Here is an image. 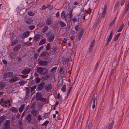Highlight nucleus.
<instances>
[{
	"mask_svg": "<svg viewBox=\"0 0 129 129\" xmlns=\"http://www.w3.org/2000/svg\"><path fill=\"white\" fill-rule=\"evenodd\" d=\"M37 72L41 75H43L48 73V70L45 68L38 67L37 69Z\"/></svg>",
	"mask_w": 129,
	"mask_h": 129,
	"instance_id": "obj_1",
	"label": "nucleus"
},
{
	"mask_svg": "<svg viewBox=\"0 0 129 129\" xmlns=\"http://www.w3.org/2000/svg\"><path fill=\"white\" fill-rule=\"evenodd\" d=\"M41 57H43L44 58L46 59L48 58L49 56V54L48 52L44 51L42 52L40 55Z\"/></svg>",
	"mask_w": 129,
	"mask_h": 129,
	"instance_id": "obj_2",
	"label": "nucleus"
},
{
	"mask_svg": "<svg viewBox=\"0 0 129 129\" xmlns=\"http://www.w3.org/2000/svg\"><path fill=\"white\" fill-rule=\"evenodd\" d=\"M13 76V74L11 72H8L4 73L3 77L4 78H6L8 77H12Z\"/></svg>",
	"mask_w": 129,
	"mask_h": 129,
	"instance_id": "obj_3",
	"label": "nucleus"
},
{
	"mask_svg": "<svg viewBox=\"0 0 129 129\" xmlns=\"http://www.w3.org/2000/svg\"><path fill=\"white\" fill-rule=\"evenodd\" d=\"M10 123V121L9 120H6L4 123V128L2 129H11Z\"/></svg>",
	"mask_w": 129,
	"mask_h": 129,
	"instance_id": "obj_4",
	"label": "nucleus"
},
{
	"mask_svg": "<svg viewBox=\"0 0 129 129\" xmlns=\"http://www.w3.org/2000/svg\"><path fill=\"white\" fill-rule=\"evenodd\" d=\"M24 21L26 23L28 24H29L32 23L33 22V20H32L31 19L27 17H25L24 18Z\"/></svg>",
	"mask_w": 129,
	"mask_h": 129,
	"instance_id": "obj_5",
	"label": "nucleus"
},
{
	"mask_svg": "<svg viewBox=\"0 0 129 129\" xmlns=\"http://www.w3.org/2000/svg\"><path fill=\"white\" fill-rule=\"evenodd\" d=\"M107 5H105L103 9V11L102 13V17L104 18L105 16L106 13L107 12Z\"/></svg>",
	"mask_w": 129,
	"mask_h": 129,
	"instance_id": "obj_6",
	"label": "nucleus"
},
{
	"mask_svg": "<svg viewBox=\"0 0 129 129\" xmlns=\"http://www.w3.org/2000/svg\"><path fill=\"white\" fill-rule=\"evenodd\" d=\"M20 79L19 77H17L12 78L9 80V82L10 83H14Z\"/></svg>",
	"mask_w": 129,
	"mask_h": 129,
	"instance_id": "obj_7",
	"label": "nucleus"
},
{
	"mask_svg": "<svg viewBox=\"0 0 129 129\" xmlns=\"http://www.w3.org/2000/svg\"><path fill=\"white\" fill-rule=\"evenodd\" d=\"M39 64L41 66H45L47 64V62L46 61L41 60L39 62Z\"/></svg>",
	"mask_w": 129,
	"mask_h": 129,
	"instance_id": "obj_8",
	"label": "nucleus"
},
{
	"mask_svg": "<svg viewBox=\"0 0 129 129\" xmlns=\"http://www.w3.org/2000/svg\"><path fill=\"white\" fill-rule=\"evenodd\" d=\"M31 70L29 68H26L22 72V73L23 74H26L29 73Z\"/></svg>",
	"mask_w": 129,
	"mask_h": 129,
	"instance_id": "obj_9",
	"label": "nucleus"
},
{
	"mask_svg": "<svg viewBox=\"0 0 129 129\" xmlns=\"http://www.w3.org/2000/svg\"><path fill=\"white\" fill-rule=\"evenodd\" d=\"M66 15L65 14V12L64 11H63L61 13V17L62 19L65 21H66L67 18Z\"/></svg>",
	"mask_w": 129,
	"mask_h": 129,
	"instance_id": "obj_10",
	"label": "nucleus"
},
{
	"mask_svg": "<svg viewBox=\"0 0 129 129\" xmlns=\"http://www.w3.org/2000/svg\"><path fill=\"white\" fill-rule=\"evenodd\" d=\"M29 32L28 31H27L24 32L22 35V38H25L28 37L29 36Z\"/></svg>",
	"mask_w": 129,
	"mask_h": 129,
	"instance_id": "obj_11",
	"label": "nucleus"
},
{
	"mask_svg": "<svg viewBox=\"0 0 129 129\" xmlns=\"http://www.w3.org/2000/svg\"><path fill=\"white\" fill-rule=\"evenodd\" d=\"M113 35V32L112 31L110 35L107 37L106 40L108 41H110L112 38Z\"/></svg>",
	"mask_w": 129,
	"mask_h": 129,
	"instance_id": "obj_12",
	"label": "nucleus"
},
{
	"mask_svg": "<svg viewBox=\"0 0 129 129\" xmlns=\"http://www.w3.org/2000/svg\"><path fill=\"white\" fill-rule=\"evenodd\" d=\"M45 88L47 90H50L52 88L51 85L50 84H46L45 86Z\"/></svg>",
	"mask_w": 129,
	"mask_h": 129,
	"instance_id": "obj_13",
	"label": "nucleus"
},
{
	"mask_svg": "<svg viewBox=\"0 0 129 129\" xmlns=\"http://www.w3.org/2000/svg\"><path fill=\"white\" fill-rule=\"evenodd\" d=\"M21 47V46L20 45L17 44L13 49V51H15L19 50Z\"/></svg>",
	"mask_w": 129,
	"mask_h": 129,
	"instance_id": "obj_14",
	"label": "nucleus"
},
{
	"mask_svg": "<svg viewBox=\"0 0 129 129\" xmlns=\"http://www.w3.org/2000/svg\"><path fill=\"white\" fill-rule=\"evenodd\" d=\"M54 38V37L53 35H50L47 38V40L48 42H52Z\"/></svg>",
	"mask_w": 129,
	"mask_h": 129,
	"instance_id": "obj_15",
	"label": "nucleus"
},
{
	"mask_svg": "<svg viewBox=\"0 0 129 129\" xmlns=\"http://www.w3.org/2000/svg\"><path fill=\"white\" fill-rule=\"evenodd\" d=\"M26 120H28L29 122H30L32 120L31 115L30 114H28L26 117Z\"/></svg>",
	"mask_w": 129,
	"mask_h": 129,
	"instance_id": "obj_16",
	"label": "nucleus"
},
{
	"mask_svg": "<svg viewBox=\"0 0 129 129\" xmlns=\"http://www.w3.org/2000/svg\"><path fill=\"white\" fill-rule=\"evenodd\" d=\"M52 21V19L51 18H48L46 21V23L48 25H50Z\"/></svg>",
	"mask_w": 129,
	"mask_h": 129,
	"instance_id": "obj_17",
	"label": "nucleus"
},
{
	"mask_svg": "<svg viewBox=\"0 0 129 129\" xmlns=\"http://www.w3.org/2000/svg\"><path fill=\"white\" fill-rule=\"evenodd\" d=\"M10 101L9 100H7L6 101L4 102V104H3L2 103H0V104L3 106L4 107H7V105H5L6 104H8L10 103Z\"/></svg>",
	"mask_w": 129,
	"mask_h": 129,
	"instance_id": "obj_18",
	"label": "nucleus"
},
{
	"mask_svg": "<svg viewBox=\"0 0 129 129\" xmlns=\"http://www.w3.org/2000/svg\"><path fill=\"white\" fill-rule=\"evenodd\" d=\"M41 98V93H36V98L37 100H39Z\"/></svg>",
	"mask_w": 129,
	"mask_h": 129,
	"instance_id": "obj_19",
	"label": "nucleus"
},
{
	"mask_svg": "<svg viewBox=\"0 0 129 129\" xmlns=\"http://www.w3.org/2000/svg\"><path fill=\"white\" fill-rule=\"evenodd\" d=\"M40 38V36L39 35H37L34 38V41H37Z\"/></svg>",
	"mask_w": 129,
	"mask_h": 129,
	"instance_id": "obj_20",
	"label": "nucleus"
},
{
	"mask_svg": "<svg viewBox=\"0 0 129 129\" xmlns=\"http://www.w3.org/2000/svg\"><path fill=\"white\" fill-rule=\"evenodd\" d=\"M59 23L62 27H64L66 26V24L61 21H59Z\"/></svg>",
	"mask_w": 129,
	"mask_h": 129,
	"instance_id": "obj_21",
	"label": "nucleus"
},
{
	"mask_svg": "<svg viewBox=\"0 0 129 129\" xmlns=\"http://www.w3.org/2000/svg\"><path fill=\"white\" fill-rule=\"evenodd\" d=\"M24 105L23 104L21 105V106L19 107V112H22L24 108Z\"/></svg>",
	"mask_w": 129,
	"mask_h": 129,
	"instance_id": "obj_22",
	"label": "nucleus"
},
{
	"mask_svg": "<svg viewBox=\"0 0 129 129\" xmlns=\"http://www.w3.org/2000/svg\"><path fill=\"white\" fill-rule=\"evenodd\" d=\"M10 110L13 112H18V110L16 108L13 107L10 108Z\"/></svg>",
	"mask_w": 129,
	"mask_h": 129,
	"instance_id": "obj_23",
	"label": "nucleus"
},
{
	"mask_svg": "<svg viewBox=\"0 0 129 129\" xmlns=\"http://www.w3.org/2000/svg\"><path fill=\"white\" fill-rule=\"evenodd\" d=\"M124 24H121L119 27L118 29L117 30V32H119L121 31L123 27H124Z\"/></svg>",
	"mask_w": 129,
	"mask_h": 129,
	"instance_id": "obj_24",
	"label": "nucleus"
},
{
	"mask_svg": "<svg viewBox=\"0 0 129 129\" xmlns=\"http://www.w3.org/2000/svg\"><path fill=\"white\" fill-rule=\"evenodd\" d=\"M46 40L45 39H42L39 43L40 45H42L43 44H44L45 43Z\"/></svg>",
	"mask_w": 129,
	"mask_h": 129,
	"instance_id": "obj_25",
	"label": "nucleus"
},
{
	"mask_svg": "<svg viewBox=\"0 0 129 129\" xmlns=\"http://www.w3.org/2000/svg\"><path fill=\"white\" fill-rule=\"evenodd\" d=\"M25 89H26V95L27 96L28 95V93L30 92V90L28 87H26Z\"/></svg>",
	"mask_w": 129,
	"mask_h": 129,
	"instance_id": "obj_26",
	"label": "nucleus"
},
{
	"mask_svg": "<svg viewBox=\"0 0 129 129\" xmlns=\"http://www.w3.org/2000/svg\"><path fill=\"white\" fill-rule=\"evenodd\" d=\"M43 102H45V103H47L48 101H47L46 98H44L42 97L39 100Z\"/></svg>",
	"mask_w": 129,
	"mask_h": 129,
	"instance_id": "obj_27",
	"label": "nucleus"
},
{
	"mask_svg": "<svg viewBox=\"0 0 129 129\" xmlns=\"http://www.w3.org/2000/svg\"><path fill=\"white\" fill-rule=\"evenodd\" d=\"M95 42V40L94 39L91 42L89 47L93 48L94 46Z\"/></svg>",
	"mask_w": 129,
	"mask_h": 129,
	"instance_id": "obj_28",
	"label": "nucleus"
},
{
	"mask_svg": "<svg viewBox=\"0 0 129 129\" xmlns=\"http://www.w3.org/2000/svg\"><path fill=\"white\" fill-rule=\"evenodd\" d=\"M66 85H63L61 89V90L63 92H65L66 90Z\"/></svg>",
	"mask_w": 129,
	"mask_h": 129,
	"instance_id": "obj_29",
	"label": "nucleus"
},
{
	"mask_svg": "<svg viewBox=\"0 0 129 129\" xmlns=\"http://www.w3.org/2000/svg\"><path fill=\"white\" fill-rule=\"evenodd\" d=\"M37 113V110H33L31 111V113L35 116H36Z\"/></svg>",
	"mask_w": 129,
	"mask_h": 129,
	"instance_id": "obj_30",
	"label": "nucleus"
},
{
	"mask_svg": "<svg viewBox=\"0 0 129 129\" xmlns=\"http://www.w3.org/2000/svg\"><path fill=\"white\" fill-rule=\"evenodd\" d=\"M5 85V83L4 82H1L0 83V89L3 88Z\"/></svg>",
	"mask_w": 129,
	"mask_h": 129,
	"instance_id": "obj_31",
	"label": "nucleus"
},
{
	"mask_svg": "<svg viewBox=\"0 0 129 129\" xmlns=\"http://www.w3.org/2000/svg\"><path fill=\"white\" fill-rule=\"evenodd\" d=\"M45 83L43 82H41L39 85L38 87L40 88H42L44 85Z\"/></svg>",
	"mask_w": 129,
	"mask_h": 129,
	"instance_id": "obj_32",
	"label": "nucleus"
},
{
	"mask_svg": "<svg viewBox=\"0 0 129 129\" xmlns=\"http://www.w3.org/2000/svg\"><path fill=\"white\" fill-rule=\"evenodd\" d=\"M10 37L11 39H13L15 37V35L13 33H11L10 34Z\"/></svg>",
	"mask_w": 129,
	"mask_h": 129,
	"instance_id": "obj_33",
	"label": "nucleus"
},
{
	"mask_svg": "<svg viewBox=\"0 0 129 129\" xmlns=\"http://www.w3.org/2000/svg\"><path fill=\"white\" fill-rule=\"evenodd\" d=\"M120 35V33H119L117 34L116 36H115L114 41H115L116 40H117L118 38L119 37Z\"/></svg>",
	"mask_w": 129,
	"mask_h": 129,
	"instance_id": "obj_34",
	"label": "nucleus"
},
{
	"mask_svg": "<svg viewBox=\"0 0 129 129\" xmlns=\"http://www.w3.org/2000/svg\"><path fill=\"white\" fill-rule=\"evenodd\" d=\"M27 14L29 16H33L34 15L35 13L31 11L28 12H27Z\"/></svg>",
	"mask_w": 129,
	"mask_h": 129,
	"instance_id": "obj_35",
	"label": "nucleus"
},
{
	"mask_svg": "<svg viewBox=\"0 0 129 129\" xmlns=\"http://www.w3.org/2000/svg\"><path fill=\"white\" fill-rule=\"evenodd\" d=\"M36 82L37 83H39L40 81V79L38 77H36L35 79Z\"/></svg>",
	"mask_w": 129,
	"mask_h": 129,
	"instance_id": "obj_36",
	"label": "nucleus"
},
{
	"mask_svg": "<svg viewBox=\"0 0 129 129\" xmlns=\"http://www.w3.org/2000/svg\"><path fill=\"white\" fill-rule=\"evenodd\" d=\"M72 12V10H71L70 11L69 13H68V15L69 16V17L71 18L73 16Z\"/></svg>",
	"mask_w": 129,
	"mask_h": 129,
	"instance_id": "obj_37",
	"label": "nucleus"
},
{
	"mask_svg": "<svg viewBox=\"0 0 129 129\" xmlns=\"http://www.w3.org/2000/svg\"><path fill=\"white\" fill-rule=\"evenodd\" d=\"M84 30L83 29H81L80 33V38H81L82 37V36L84 32Z\"/></svg>",
	"mask_w": 129,
	"mask_h": 129,
	"instance_id": "obj_38",
	"label": "nucleus"
},
{
	"mask_svg": "<svg viewBox=\"0 0 129 129\" xmlns=\"http://www.w3.org/2000/svg\"><path fill=\"white\" fill-rule=\"evenodd\" d=\"M35 26L34 25H30L28 27V28L30 30H32L34 29L35 28Z\"/></svg>",
	"mask_w": 129,
	"mask_h": 129,
	"instance_id": "obj_39",
	"label": "nucleus"
},
{
	"mask_svg": "<svg viewBox=\"0 0 129 129\" xmlns=\"http://www.w3.org/2000/svg\"><path fill=\"white\" fill-rule=\"evenodd\" d=\"M25 83L24 81L23 80L20 81L19 82V83L20 84V86H21L24 85V84H25Z\"/></svg>",
	"mask_w": 129,
	"mask_h": 129,
	"instance_id": "obj_40",
	"label": "nucleus"
},
{
	"mask_svg": "<svg viewBox=\"0 0 129 129\" xmlns=\"http://www.w3.org/2000/svg\"><path fill=\"white\" fill-rule=\"evenodd\" d=\"M49 122V121L48 120L44 122L41 125L42 126L46 125H47Z\"/></svg>",
	"mask_w": 129,
	"mask_h": 129,
	"instance_id": "obj_41",
	"label": "nucleus"
},
{
	"mask_svg": "<svg viewBox=\"0 0 129 129\" xmlns=\"http://www.w3.org/2000/svg\"><path fill=\"white\" fill-rule=\"evenodd\" d=\"M17 41L16 40H15L12 43L11 45L12 46H14L16 44L17 42Z\"/></svg>",
	"mask_w": 129,
	"mask_h": 129,
	"instance_id": "obj_42",
	"label": "nucleus"
},
{
	"mask_svg": "<svg viewBox=\"0 0 129 129\" xmlns=\"http://www.w3.org/2000/svg\"><path fill=\"white\" fill-rule=\"evenodd\" d=\"M114 124V121H112L111 123H110L109 125V127L112 128L113 125Z\"/></svg>",
	"mask_w": 129,
	"mask_h": 129,
	"instance_id": "obj_43",
	"label": "nucleus"
},
{
	"mask_svg": "<svg viewBox=\"0 0 129 129\" xmlns=\"http://www.w3.org/2000/svg\"><path fill=\"white\" fill-rule=\"evenodd\" d=\"M50 48V45L49 43H48L46 46V50H49Z\"/></svg>",
	"mask_w": 129,
	"mask_h": 129,
	"instance_id": "obj_44",
	"label": "nucleus"
},
{
	"mask_svg": "<svg viewBox=\"0 0 129 129\" xmlns=\"http://www.w3.org/2000/svg\"><path fill=\"white\" fill-rule=\"evenodd\" d=\"M75 28L76 31H79L80 29V28L79 27V25H77L75 27Z\"/></svg>",
	"mask_w": 129,
	"mask_h": 129,
	"instance_id": "obj_45",
	"label": "nucleus"
},
{
	"mask_svg": "<svg viewBox=\"0 0 129 129\" xmlns=\"http://www.w3.org/2000/svg\"><path fill=\"white\" fill-rule=\"evenodd\" d=\"M57 69V67H53L50 70V72H54Z\"/></svg>",
	"mask_w": 129,
	"mask_h": 129,
	"instance_id": "obj_46",
	"label": "nucleus"
},
{
	"mask_svg": "<svg viewBox=\"0 0 129 129\" xmlns=\"http://www.w3.org/2000/svg\"><path fill=\"white\" fill-rule=\"evenodd\" d=\"M48 28V26H45L44 27V28L42 31L43 33H44L45 32L47 29Z\"/></svg>",
	"mask_w": 129,
	"mask_h": 129,
	"instance_id": "obj_47",
	"label": "nucleus"
},
{
	"mask_svg": "<svg viewBox=\"0 0 129 129\" xmlns=\"http://www.w3.org/2000/svg\"><path fill=\"white\" fill-rule=\"evenodd\" d=\"M99 64V63L98 62H97L94 68V71H95L97 69Z\"/></svg>",
	"mask_w": 129,
	"mask_h": 129,
	"instance_id": "obj_48",
	"label": "nucleus"
},
{
	"mask_svg": "<svg viewBox=\"0 0 129 129\" xmlns=\"http://www.w3.org/2000/svg\"><path fill=\"white\" fill-rule=\"evenodd\" d=\"M49 129H56V127L54 125H52L49 128Z\"/></svg>",
	"mask_w": 129,
	"mask_h": 129,
	"instance_id": "obj_49",
	"label": "nucleus"
},
{
	"mask_svg": "<svg viewBox=\"0 0 129 129\" xmlns=\"http://www.w3.org/2000/svg\"><path fill=\"white\" fill-rule=\"evenodd\" d=\"M44 47L43 46L40 47L37 50V51L38 52H40L41 50Z\"/></svg>",
	"mask_w": 129,
	"mask_h": 129,
	"instance_id": "obj_50",
	"label": "nucleus"
},
{
	"mask_svg": "<svg viewBox=\"0 0 129 129\" xmlns=\"http://www.w3.org/2000/svg\"><path fill=\"white\" fill-rule=\"evenodd\" d=\"M70 39L73 41L75 39V37L73 35H72L70 37Z\"/></svg>",
	"mask_w": 129,
	"mask_h": 129,
	"instance_id": "obj_51",
	"label": "nucleus"
},
{
	"mask_svg": "<svg viewBox=\"0 0 129 129\" xmlns=\"http://www.w3.org/2000/svg\"><path fill=\"white\" fill-rule=\"evenodd\" d=\"M115 20H113L111 23L110 24V26H113V25L115 23Z\"/></svg>",
	"mask_w": 129,
	"mask_h": 129,
	"instance_id": "obj_52",
	"label": "nucleus"
},
{
	"mask_svg": "<svg viewBox=\"0 0 129 129\" xmlns=\"http://www.w3.org/2000/svg\"><path fill=\"white\" fill-rule=\"evenodd\" d=\"M38 119L39 121L41 120L42 119L41 116L40 115H39L38 117Z\"/></svg>",
	"mask_w": 129,
	"mask_h": 129,
	"instance_id": "obj_53",
	"label": "nucleus"
},
{
	"mask_svg": "<svg viewBox=\"0 0 129 129\" xmlns=\"http://www.w3.org/2000/svg\"><path fill=\"white\" fill-rule=\"evenodd\" d=\"M4 120V117L3 116H1L0 119V121L1 122H2Z\"/></svg>",
	"mask_w": 129,
	"mask_h": 129,
	"instance_id": "obj_54",
	"label": "nucleus"
},
{
	"mask_svg": "<svg viewBox=\"0 0 129 129\" xmlns=\"http://www.w3.org/2000/svg\"><path fill=\"white\" fill-rule=\"evenodd\" d=\"M47 8V7L45 6V5H43L42 7V9L45 10Z\"/></svg>",
	"mask_w": 129,
	"mask_h": 129,
	"instance_id": "obj_55",
	"label": "nucleus"
},
{
	"mask_svg": "<svg viewBox=\"0 0 129 129\" xmlns=\"http://www.w3.org/2000/svg\"><path fill=\"white\" fill-rule=\"evenodd\" d=\"M36 87V86H33L32 87H30V88L31 89V90L32 91H33L35 89Z\"/></svg>",
	"mask_w": 129,
	"mask_h": 129,
	"instance_id": "obj_56",
	"label": "nucleus"
},
{
	"mask_svg": "<svg viewBox=\"0 0 129 129\" xmlns=\"http://www.w3.org/2000/svg\"><path fill=\"white\" fill-rule=\"evenodd\" d=\"M119 4V2L118 1L116 3L115 5L114 6L115 8H116V7L118 6Z\"/></svg>",
	"mask_w": 129,
	"mask_h": 129,
	"instance_id": "obj_57",
	"label": "nucleus"
},
{
	"mask_svg": "<svg viewBox=\"0 0 129 129\" xmlns=\"http://www.w3.org/2000/svg\"><path fill=\"white\" fill-rule=\"evenodd\" d=\"M38 55H39L38 54L35 53L34 54V57L35 59L37 58V57L38 56Z\"/></svg>",
	"mask_w": 129,
	"mask_h": 129,
	"instance_id": "obj_58",
	"label": "nucleus"
},
{
	"mask_svg": "<svg viewBox=\"0 0 129 129\" xmlns=\"http://www.w3.org/2000/svg\"><path fill=\"white\" fill-rule=\"evenodd\" d=\"M125 0H121V6L123 5L125 2Z\"/></svg>",
	"mask_w": 129,
	"mask_h": 129,
	"instance_id": "obj_59",
	"label": "nucleus"
},
{
	"mask_svg": "<svg viewBox=\"0 0 129 129\" xmlns=\"http://www.w3.org/2000/svg\"><path fill=\"white\" fill-rule=\"evenodd\" d=\"M72 20L74 23H75L76 21H77V19L75 18H73Z\"/></svg>",
	"mask_w": 129,
	"mask_h": 129,
	"instance_id": "obj_60",
	"label": "nucleus"
},
{
	"mask_svg": "<svg viewBox=\"0 0 129 129\" xmlns=\"http://www.w3.org/2000/svg\"><path fill=\"white\" fill-rule=\"evenodd\" d=\"M63 68L62 67H61L60 69L59 70V72L60 73H61V72H63Z\"/></svg>",
	"mask_w": 129,
	"mask_h": 129,
	"instance_id": "obj_61",
	"label": "nucleus"
},
{
	"mask_svg": "<svg viewBox=\"0 0 129 129\" xmlns=\"http://www.w3.org/2000/svg\"><path fill=\"white\" fill-rule=\"evenodd\" d=\"M2 61L3 62V63H5V64H7V61L5 59H4L3 60H2Z\"/></svg>",
	"mask_w": 129,
	"mask_h": 129,
	"instance_id": "obj_62",
	"label": "nucleus"
},
{
	"mask_svg": "<svg viewBox=\"0 0 129 129\" xmlns=\"http://www.w3.org/2000/svg\"><path fill=\"white\" fill-rule=\"evenodd\" d=\"M67 40L66 38H64V41H63V43L65 44L67 42Z\"/></svg>",
	"mask_w": 129,
	"mask_h": 129,
	"instance_id": "obj_63",
	"label": "nucleus"
},
{
	"mask_svg": "<svg viewBox=\"0 0 129 129\" xmlns=\"http://www.w3.org/2000/svg\"><path fill=\"white\" fill-rule=\"evenodd\" d=\"M91 126H86L85 128V129H91Z\"/></svg>",
	"mask_w": 129,
	"mask_h": 129,
	"instance_id": "obj_64",
	"label": "nucleus"
}]
</instances>
